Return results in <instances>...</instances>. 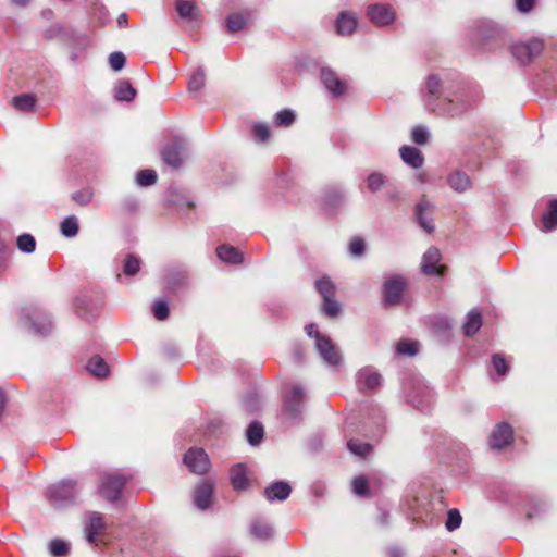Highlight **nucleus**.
I'll return each instance as SVG.
<instances>
[{"instance_id": "nucleus-1", "label": "nucleus", "mask_w": 557, "mask_h": 557, "mask_svg": "<svg viewBox=\"0 0 557 557\" xmlns=\"http://www.w3.org/2000/svg\"><path fill=\"white\" fill-rule=\"evenodd\" d=\"M443 84L441 78L436 74L429 75L425 82V106L429 110L433 112L437 111L441 114L451 117L459 115L466 110L467 107L463 102L455 103L454 99L449 97H445L442 101V104L440 106L437 100L440 99Z\"/></svg>"}, {"instance_id": "nucleus-2", "label": "nucleus", "mask_w": 557, "mask_h": 557, "mask_svg": "<svg viewBox=\"0 0 557 557\" xmlns=\"http://www.w3.org/2000/svg\"><path fill=\"white\" fill-rule=\"evenodd\" d=\"M77 493L76 481L63 480L58 484L47 487L45 496L52 507L62 508L74 504Z\"/></svg>"}, {"instance_id": "nucleus-3", "label": "nucleus", "mask_w": 557, "mask_h": 557, "mask_svg": "<svg viewBox=\"0 0 557 557\" xmlns=\"http://www.w3.org/2000/svg\"><path fill=\"white\" fill-rule=\"evenodd\" d=\"M126 476L119 471L107 472L101 476L99 493L109 502H116L126 484Z\"/></svg>"}, {"instance_id": "nucleus-4", "label": "nucleus", "mask_w": 557, "mask_h": 557, "mask_svg": "<svg viewBox=\"0 0 557 557\" xmlns=\"http://www.w3.org/2000/svg\"><path fill=\"white\" fill-rule=\"evenodd\" d=\"M544 49V42L540 38H532L525 42H517L511 47V53L522 65L531 63Z\"/></svg>"}, {"instance_id": "nucleus-5", "label": "nucleus", "mask_w": 557, "mask_h": 557, "mask_svg": "<svg viewBox=\"0 0 557 557\" xmlns=\"http://www.w3.org/2000/svg\"><path fill=\"white\" fill-rule=\"evenodd\" d=\"M306 391L301 385H293L286 393L283 403V412L290 419H297L302 413Z\"/></svg>"}, {"instance_id": "nucleus-6", "label": "nucleus", "mask_w": 557, "mask_h": 557, "mask_svg": "<svg viewBox=\"0 0 557 557\" xmlns=\"http://www.w3.org/2000/svg\"><path fill=\"white\" fill-rule=\"evenodd\" d=\"M162 159L168 165L178 169L187 156V145L184 140L174 139L162 150Z\"/></svg>"}, {"instance_id": "nucleus-7", "label": "nucleus", "mask_w": 557, "mask_h": 557, "mask_svg": "<svg viewBox=\"0 0 557 557\" xmlns=\"http://www.w3.org/2000/svg\"><path fill=\"white\" fill-rule=\"evenodd\" d=\"M184 463L196 474H205L210 469L208 455L201 448H190L184 456Z\"/></svg>"}, {"instance_id": "nucleus-8", "label": "nucleus", "mask_w": 557, "mask_h": 557, "mask_svg": "<svg viewBox=\"0 0 557 557\" xmlns=\"http://www.w3.org/2000/svg\"><path fill=\"white\" fill-rule=\"evenodd\" d=\"M406 287V281L400 275H394L384 283V305L396 306L400 302Z\"/></svg>"}, {"instance_id": "nucleus-9", "label": "nucleus", "mask_w": 557, "mask_h": 557, "mask_svg": "<svg viewBox=\"0 0 557 557\" xmlns=\"http://www.w3.org/2000/svg\"><path fill=\"white\" fill-rule=\"evenodd\" d=\"M102 304L100 297L94 300L91 297L83 295L76 299L77 313L81 318L90 323L99 315Z\"/></svg>"}, {"instance_id": "nucleus-10", "label": "nucleus", "mask_w": 557, "mask_h": 557, "mask_svg": "<svg viewBox=\"0 0 557 557\" xmlns=\"http://www.w3.org/2000/svg\"><path fill=\"white\" fill-rule=\"evenodd\" d=\"M315 347L321 357L329 364L336 366L341 362V354L333 342L320 332H315Z\"/></svg>"}, {"instance_id": "nucleus-11", "label": "nucleus", "mask_w": 557, "mask_h": 557, "mask_svg": "<svg viewBox=\"0 0 557 557\" xmlns=\"http://www.w3.org/2000/svg\"><path fill=\"white\" fill-rule=\"evenodd\" d=\"M368 18L377 26H385L395 20V12L388 4H371L367 8Z\"/></svg>"}, {"instance_id": "nucleus-12", "label": "nucleus", "mask_w": 557, "mask_h": 557, "mask_svg": "<svg viewBox=\"0 0 557 557\" xmlns=\"http://www.w3.org/2000/svg\"><path fill=\"white\" fill-rule=\"evenodd\" d=\"M441 259L440 250L435 247H430L422 258V272L426 275L443 276L447 268L445 265H438Z\"/></svg>"}, {"instance_id": "nucleus-13", "label": "nucleus", "mask_w": 557, "mask_h": 557, "mask_svg": "<svg viewBox=\"0 0 557 557\" xmlns=\"http://www.w3.org/2000/svg\"><path fill=\"white\" fill-rule=\"evenodd\" d=\"M176 11L180 17L190 24L193 28L199 27L201 13L194 0H177Z\"/></svg>"}, {"instance_id": "nucleus-14", "label": "nucleus", "mask_w": 557, "mask_h": 557, "mask_svg": "<svg viewBox=\"0 0 557 557\" xmlns=\"http://www.w3.org/2000/svg\"><path fill=\"white\" fill-rule=\"evenodd\" d=\"M321 82L334 97H339L346 92L347 83L341 79L330 67L321 69Z\"/></svg>"}, {"instance_id": "nucleus-15", "label": "nucleus", "mask_w": 557, "mask_h": 557, "mask_svg": "<svg viewBox=\"0 0 557 557\" xmlns=\"http://www.w3.org/2000/svg\"><path fill=\"white\" fill-rule=\"evenodd\" d=\"M432 211L433 206L425 197H422L414 208L417 222L429 234H431L435 228L432 219Z\"/></svg>"}, {"instance_id": "nucleus-16", "label": "nucleus", "mask_w": 557, "mask_h": 557, "mask_svg": "<svg viewBox=\"0 0 557 557\" xmlns=\"http://www.w3.org/2000/svg\"><path fill=\"white\" fill-rule=\"evenodd\" d=\"M505 29L493 21H481L475 30V36L481 42H487L503 38Z\"/></svg>"}, {"instance_id": "nucleus-17", "label": "nucleus", "mask_w": 557, "mask_h": 557, "mask_svg": "<svg viewBox=\"0 0 557 557\" xmlns=\"http://www.w3.org/2000/svg\"><path fill=\"white\" fill-rule=\"evenodd\" d=\"M513 441V431L510 424L499 423L490 437V445L494 449H502Z\"/></svg>"}, {"instance_id": "nucleus-18", "label": "nucleus", "mask_w": 557, "mask_h": 557, "mask_svg": "<svg viewBox=\"0 0 557 557\" xmlns=\"http://www.w3.org/2000/svg\"><path fill=\"white\" fill-rule=\"evenodd\" d=\"M107 525L103 521V516L99 512L92 511L87 515L85 532L88 543H95L96 536L100 535Z\"/></svg>"}, {"instance_id": "nucleus-19", "label": "nucleus", "mask_w": 557, "mask_h": 557, "mask_svg": "<svg viewBox=\"0 0 557 557\" xmlns=\"http://www.w3.org/2000/svg\"><path fill=\"white\" fill-rule=\"evenodd\" d=\"M165 283L172 292L182 289L188 284V273L183 268H170L165 274Z\"/></svg>"}, {"instance_id": "nucleus-20", "label": "nucleus", "mask_w": 557, "mask_h": 557, "mask_svg": "<svg viewBox=\"0 0 557 557\" xmlns=\"http://www.w3.org/2000/svg\"><path fill=\"white\" fill-rule=\"evenodd\" d=\"M27 322L29 323L34 332L38 335H47L51 332L52 323L49 317L40 310H34L28 315Z\"/></svg>"}, {"instance_id": "nucleus-21", "label": "nucleus", "mask_w": 557, "mask_h": 557, "mask_svg": "<svg viewBox=\"0 0 557 557\" xmlns=\"http://www.w3.org/2000/svg\"><path fill=\"white\" fill-rule=\"evenodd\" d=\"M381 383V374L370 368H363L357 374V384L361 389L367 388L371 391L379 387Z\"/></svg>"}, {"instance_id": "nucleus-22", "label": "nucleus", "mask_w": 557, "mask_h": 557, "mask_svg": "<svg viewBox=\"0 0 557 557\" xmlns=\"http://www.w3.org/2000/svg\"><path fill=\"white\" fill-rule=\"evenodd\" d=\"M248 531L252 539L262 542L270 540L274 534L272 525L261 519H253Z\"/></svg>"}, {"instance_id": "nucleus-23", "label": "nucleus", "mask_w": 557, "mask_h": 557, "mask_svg": "<svg viewBox=\"0 0 557 557\" xmlns=\"http://www.w3.org/2000/svg\"><path fill=\"white\" fill-rule=\"evenodd\" d=\"M292 492V487L286 482H274L264 488L263 495L269 502L285 500Z\"/></svg>"}, {"instance_id": "nucleus-24", "label": "nucleus", "mask_w": 557, "mask_h": 557, "mask_svg": "<svg viewBox=\"0 0 557 557\" xmlns=\"http://www.w3.org/2000/svg\"><path fill=\"white\" fill-rule=\"evenodd\" d=\"M213 492L214 485L210 482H203L198 485L194 496L196 506L201 510L207 509L211 504Z\"/></svg>"}, {"instance_id": "nucleus-25", "label": "nucleus", "mask_w": 557, "mask_h": 557, "mask_svg": "<svg viewBox=\"0 0 557 557\" xmlns=\"http://www.w3.org/2000/svg\"><path fill=\"white\" fill-rule=\"evenodd\" d=\"M357 27V18L352 13L342 12L336 20V32L341 36L351 35Z\"/></svg>"}, {"instance_id": "nucleus-26", "label": "nucleus", "mask_w": 557, "mask_h": 557, "mask_svg": "<svg viewBox=\"0 0 557 557\" xmlns=\"http://www.w3.org/2000/svg\"><path fill=\"white\" fill-rule=\"evenodd\" d=\"M399 153L403 161L408 165L414 169H419L423 165L424 158L419 149L410 146H403L399 149Z\"/></svg>"}, {"instance_id": "nucleus-27", "label": "nucleus", "mask_w": 557, "mask_h": 557, "mask_svg": "<svg viewBox=\"0 0 557 557\" xmlns=\"http://www.w3.org/2000/svg\"><path fill=\"white\" fill-rule=\"evenodd\" d=\"M216 256L224 262L238 264L243 262V255L239 250L228 245H221L216 248Z\"/></svg>"}, {"instance_id": "nucleus-28", "label": "nucleus", "mask_w": 557, "mask_h": 557, "mask_svg": "<svg viewBox=\"0 0 557 557\" xmlns=\"http://www.w3.org/2000/svg\"><path fill=\"white\" fill-rule=\"evenodd\" d=\"M322 201L326 208L335 209L343 203L344 195L338 187L331 186L324 189Z\"/></svg>"}, {"instance_id": "nucleus-29", "label": "nucleus", "mask_w": 557, "mask_h": 557, "mask_svg": "<svg viewBox=\"0 0 557 557\" xmlns=\"http://www.w3.org/2000/svg\"><path fill=\"white\" fill-rule=\"evenodd\" d=\"M230 479L235 490H244L248 485L247 469L244 465L238 463L231 469Z\"/></svg>"}, {"instance_id": "nucleus-30", "label": "nucleus", "mask_w": 557, "mask_h": 557, "mask_svg": "<svg viewBox=\"0 0 557 557\" xmlns=\"http://www.w3.org/2000/svg\"><path fill=\"white\" fill-rule=\"evenodd\" d=\"M136 96V90L126 79H121L114 88V98L119 101H132Z\"/></svg>"}, {"instance_id": "nucleus-31", "label": "nucleus", "mask_w": 557, "mask_h": 557, "mask_svg": "<svg viewBox=\"0 0 557 557\" xmlns=\"http://www.w3.org/2000/svg\"><path fill=\"white\" fill-rule=\"evenodd\" d=\"M557 226V199L548 202V211L542 216V231L550 232Z\"/></svg>"}, {"instance_id": "nucleus-32", "label": "nucleus", "mask_w": 557, "mask_h": 557, "mask_svg": "<svg viewBox=\"0 0 557 557\" xmlns=\"http://www.w3.org/2000/svg\"><path fill=\"white\" fill-rule=\"evenodd\" d=\"M482 326L481 312L473 309L467 314V320L463 324V333L466 336L474 335Z\"/></svg>"}, {"instance_id": "nucleus-33", "label": "nucleus", "mask_w": 557, "mask_h": 557, "mask_svg": "<svg viewBox=\"0 0 557 557\" xmlns=\"http://www.w3.org/2000/svg\"><path fill=\"white\" fill-rule=\"evenodd\" d=\"M36 104V98L35 96L30 94H22L18 96H15L12 99V106L21 111V112H30L34 110Z\"/></svg>"}, {"instance_id": "nucleus-34", "label": "nucleus", "mask_w": 557, "mask_h": 557, "mask_svg": "<svg viewBox=\"0 0 557 557\" xmlns=\"http://www.w3.org/2000/svg\"><path fill=\"white\" fill-rule=\"evenodd\" d=\"M87 370L97 377H106L109 374L107 362L99 356L89 359Z\"/></svg>"}, {"instance_id": "nucleus-35", "label": "nucleus", "mask_w": 557, "mask_h": 557, "mask_svg": "<svg viewBox=\"0 0 557 557\" xmlns=\"http://www.w3.org/2000/svg\"><path fill=\"white\" fill-rule=\"evenodd\" d=\"M449 186L458 193L467 190L470 186V178L466 173L455 172L448 176Z\"/></svg>"}, {"instance_id": "nucleus-36", "label": "nucleus", "mask_w": 557, "mask_h": 557, "mask_svg": "<svg viewBox=\"0 0 557 557\" xmlns=\"http://www.w3.org/2000/svg\"><path fill=\"white\" fill-rule=\"evenodd\" d=\"M263 434V425L258 421L251 422L247 428V441L252 446H257L261 443Z\"/></svg>"}, {"instance_id": "nucleus-37", "label": "nucleus", "mask_w": 557, "mask_h": 557, "mask_svg": "<svg viewBox=\"0 0 557 557\" xmlns=\"http://www.w3.org/2000/svg\"><path fill=\"white\" fill-rule=\"evenodd\" d=\"M247 18L243 13H232L226 18V28L230 33H235L245 27Z\"/></svg>"}, {"instance_id": "nucleus-38", "label": "nucleus", "mask_w": 557, "mask_h": 557, "mask_svg": "<svg viewBox=\"0 0 557 557\" xmlns=\"http://www.w3.org/2000/svg\"><path fill=\"white\" fill-rule=\"evenodd\" d=\"M315 288L323 299L335 296V285L327 276L318 280Z\"/></svg>"}, {"instance_id": "nucleus-39", "label": "nucleus", "mask_w": 557, "mask_h": 557, "mask_svg": "<svg viewBox=\"0 0 557 557\" xmlns=\"http://www.w3.org/2000/svg\"><path fill=\"white\" fill-rule=\"evenodd\" d=\"M78 220L74 215L65 218L61 223V233L65 237H74L78 233Z\"/></svg>"}, {"instance_id": "nucleus-40", "label": "nucleus", "mask_w": 557, "mask_h": 557, "mask_svg": "<svg viewBox=\"0 0 557 557\" xmlns=\"http://www.w3.org/2000/svg\"><path fill=\"white\" fill-rule=\"evenodd\" d=\"M386 182V176L379 172H373L367 177L368 188L372 193L380 190L383 186H385Z\"/></svg>"}, {"instance_id": "nucleus-41", "label": "nucleus", "mask_w": 557, "mask_h": 557, "mask_svg": "<svg viewBox=\"0 0 557 557\" xmlns=\"http://www.w3.org/2000/svg\"><path fill=\"white\" fill-rule=\"evenodd\" d=\"M140 259L134 255H127L123 262V272L125 275H135L139 272Z\"/></svg>"}, {"instance_id": "nucleus-42", "label": "nucleus", "mask_w": 557, "mask_h": 557, "mask_svg": "<svg viewBox=\"0 0 557 557\" xmlns=\"http://www.w3.org/2000/svg\"><path fill=\"white\" fill-rule=\"evenodd\" d=\"M17 247L21 251L30 253L36 249V240L30 234H22L16 240Z\"/></svg>"}, {"instance_id": "nucleus-43", "label": "nucleus", "mask_w": 557, "mask_h": 557, "mask_svg": "<svg viewBox=\"0 0 557 557\" xmlns=\"http://www.w3.org/2000/svg\"><path fill=\"white\" fill-rule=\"evenodd\" d=\"M348 449L360 457H366L372 449V446L369 443H363L357 440H350L347 443Z\"/></svg>"}, {"instance_id": "nucleus-44", "label": "nucleus", "mask_w": 557, "mask_h": 557, "mask_svg": "<svg viewBox=\"0 0 557 557\" xmlns=\"http://www.w3.org/2000/svg\"><path fill=\"white\" fill-rule=\"evenodd\" d=\"M49 549L54 557H64L70 552V545L60 539H54L50 542Z\"/></svg>"}, {"instance_id": "nucleus-45", "label": "nucleus", "mask_w": 557, "mask_h": 557, "mask_svg": "<svg viewBox=\"0 0 557 557\" xmlns=\"http://www.w3.org/2000/svg\"><path fill=\"white\" fill-rule=\"evenodd\" d=\"M157 182V172L154 170H141L136 175V183L139 186H151Z\"/></svg>"}, {"instance_id": "nucleus-46", "label": "nucleus", "mask_w": 557, "mask_h": 557, "mask_svg": "<svg viewBox=\"0 0 557 557\" xmlns=\"http://www.w3.org/2000/svg\"><path fill=\"white\" fill-rule=\"evenodd\" d=\"M295 113L289 109H285L276 113L275 124L278 127H288L295 122Z\"/></svg>"}, {"instance_id": "nucleus-47", "label": "nucleus", "mask_w": 557, "mask_h": 557, "mask_svg": "<svg viewBox=\"0 0 557 557\" xmlns=\"http://www.w3.org/2000/svg\"><path fill=\"white\" fill-rule=\"evenodd\" d=\"M206 82L205 71L202 69H198L190 77L188 82V90L189 91H199Z\"/></svg>"}, {"instance_id": "nucleus-48", "label": "nucleus", "mask_w": 557, "mask_h": 557, "mask_svg": "<svg viewBox=\"0 0 557 557\" xmlns=\"http://www.w3.org/2000/svg\"><path fill=\"white\" fill-rule=\"evenodd\" d=\"M152 313L159 321H164L169 318L170 309L165 300H157L152 305Z\"/></svg>"}, {"instance_id": "nucleus-49", "label": "nucleus", "mask_w": 557, "mask_h": 557, "mask_svg": "<svg viewBox=\"0 0 557 557\" xmlns=\"http://www.w3.org/2000/svg\"><path fill=\"white\" fill-rule=\"evenodd\" d=\"M322 309L330 318H335L341 312V305L335 300L334 296L324 298Z\"/></svg>"}, {"instance_id": "nucleus-50", "label": "nucleus", "mask_w": 557, "mask_h": 557, "mask_svg": "<svg viewBox=\"0 0 557 557\" xmlns=\"http://www.w3.org/2000/svg\"><path fill=\"white\" fill-rule=\"evenodd\" d=\"M64 33L61 34V39L65 42H76L83 44L85 42V37L79 32L63 25Z\"/></svg>"}, {"instance_id": "nucleus-51", "label": "nucleus", "mask_w": 557, "mask_h": 557, "mask_svg": "<svg viewBox=\"0 0 557 557\" xmlns=\"http://www.w3.org/2000/svg\"><path fill=\"white\" fill-rule=\"evenodd\" d=\"M352 490L359 496H362V497L370 496L368 481L362 475L357 476L352 480Z\"/></svg>"}, {"instance_id": "nucleus-52", "label": "nucleus", "mask_w": 557, "mask_h": 557, "mask_svg": "<svg viewBox=\"0 0 557 557\" xmlns=\"http://www.w3.org/2000/svg\"><path fill=\"white\" fill-rule=\"evenodd\" d=\"M399 355L414 356L418 352V343L410 341H400L397 345Z\"/></svg>"}, {"instance_id": "nucleus-53", "label": "nucleus", "mask_w": 557, "mask_h": 557, "mask_svg": "<svg viewBox=\"0 0 557 557\" xmlns=\"http://www.w3.org/2000/svg\"><path fill=\"white\" fill-rule=\"evenodd\" d=\"M430 133L423 126H416L411 132V139L417 145H425L429 141Z\"/></svg>"}, {"instance_id": "nucleus-54", "label": "nucleus", "mask_w": 557, "mask_h": 557, "mask_svg": "<svg viewBox=\"0 0 557 557\" xmlns=\"http://www.w3.org/2000/svg\"><path fill=\"white\" fill-rule=\"evenodd\" d=\"M462 518L457 509H450L447 513L446 528L448 531L458 529L461 524Z\"/></svg>"}, {"instance_id": "nucleus-55", "label": "nucleus", "mask_w": 557, "mask_h": 557, "mask_svg": "<svg viewBox=\"0 0 557 557\" xmlns=\"http://www.w3.org/2000/svg\"><path fill=\"white\" fill-rule=\"evenodd\" d=\"M366 250L364 240L361 237L355 236L349 243V252L351 256L360 257Z\"/></svg>"}, {"instance_id": "nucleus-56", "label": "nucleus", "mask_w": 557, "mask_h": 557, "mask_svg": "<svg viewBox=\"0 0 557 557\" xmlns=\"http://www.w3.org/2000/svg\"><path fill=\"white\" fill-rule=\"evenodd\" d=\"M492 363H493V367L495 369V371L500 374V375H505L508 371V364L504 358L503 355L500 354H494L492 356Z\"/></svg>"}, {"instance_id": "nucleus-57", "label": "nucleus", "mask_w": 557, "mask_h": 557, "mask_svg": "<svg viewBox=\"0 0 557 557\" xmlns=\"http://www.w3.org/2000/svg\"><path fill=\"white\" fill-rule=\"evenodd\" d=\"M126 62V58L122 52H112L109 55V63L112 70L121 71Z\"/></svg>"}, {"instance_id": "nucleus-58", "label": "nucleus", "mask_w": 557, "mask_h": 557, "mask_svg": "<svg viewBox=\"0 0 557 557\" xmlns=\"http://www.w3.org/2000/svg\"><path fill=\"white\" fill-rule=\"evenodd\" d=\"M253 136L262 143H265L270 137V128L267 124H255L252 126Z\"/></svg>"}, {"instance_id": "nucleus-59", "label": "nucleus", "mask_w": 557, "mask_h": 557, "mask_svg": "<svg viewBox=\"0 0 557 557\" xmlns=\"http://www.w3.org/2000/svg\"><path fill=\"white\" fill-rule=\"evenodd\" d=\"M92 198V193L89 189H82L72 194V200L81 206H87Z\"/></svg>"}, {"instance_id": "nucleus-60", "label": "nucleus", "mask_w": 557, "mask_h": 557, "mask_svg": "<svg viewBox=\"0 0 557 557\" xmlns=\"http://www.w3.org/2000/svg\"><path fill=\"white\" fill-rule=\"evenodd\" d=\"M62 33H64L63 25L52 24L44 32V37L48 40L61 38Z\"/></svg>"}, {"instance_id": "nucleus-61", "label": "nucleus", "mask_w": 557, "mask_h": 557, "mask_svg": "<svg viewBox=\"0 0 557 557\" xmlns=\"http://www.w3.org/2000/svg\"><path fill=\"white\" fill-rule=\"evenodd\" d=\"M533 5H534V0H516L517 9L522 13L530 12L532 10Z\"/></svg>"}, {"instance_id": "nucleus-62", "label": "nucleus", "mask_w": 557, "mask_h": 557, "mask_svg": "<svg viewBox=\"0 0 557 557\" xmlns=\"http://www.w3.org/2000/svg\"><path fill=\"white\" fill-rule=\"evenodd\" d=\"M244 407L249 412L256 411L258 409V399L253 396H248L244 400Z\"/></svg>"}, {"instance_id": "nucleus-63", "label": "nucleus", "mask_w": 557, "mask_h": 557, "mask_svg": "<svg viewBox=\"0 0 557 557\" xmlns=\"http://www.w3.org/2000/svg\"><path fill=\"white\" fill-rule=\"evenodd\" d=\"M386 198L391 202H397L403 199L401 193L396 187L391 188L386 191Z\"/></svg>"}, {"instance_id": "nucleus-64", "label": "nucleus", "mask_w": 557, "mask_h": 557, "mask_svg": "<svg viewBox=\"0 0 557 557\" xmlns=\"http://www.w3.org/2000/svg\"><path fill=\"white\" fill-rule=\"evenodd\" d=\"M434 326L438 329V331L446 332L451 329V325L447 319H440L434 323Z\"/></svg>"}]
</instances>
